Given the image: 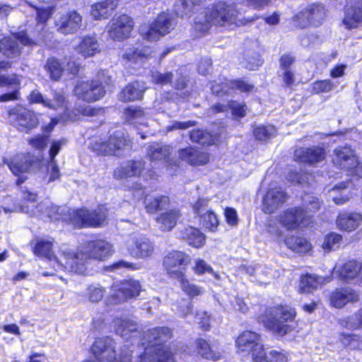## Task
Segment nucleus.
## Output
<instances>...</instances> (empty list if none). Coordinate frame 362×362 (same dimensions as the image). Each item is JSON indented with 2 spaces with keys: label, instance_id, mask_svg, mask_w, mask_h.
<instances>
[{
  "label": "nucleus",
  "instance_id": "obj_1",
  "mask_svg": "<svg viewBox=\"0 0 362 362\" xmlns=\"http://www.w3.org/2000/svg\"><path fill=\"white\" fill-rule=\"evenodd\" d=\"M112 247L111 243L103 239L87 241L76 252L64 251L60 263L68 272L85 274L91 260H106L112 255Z\"/></svg>",
  "mask_w": 362,
  "mask_h": 362
},
{
  "label": "nucleus",
  "instance_id": "obj_2",
  "mask_svg": "<svg viewBox=\"0 0 362 362\" xmlns=\"http://www.w3.org/2000/svg\"><path fill=\"white\" fill-rule=\"evenodd\" d=\"M245 23L235 4L221 1L208 8L204 16L197 18L194 28L198 36L208 32L212 25L233 29Z\"/></svg>",
  "mask_w": 362,
  "mask_h": 362
},
{
  "label": "nucleus",
  "instance_id": "obj_3",
  "mask_svg": "<svg viewBox=\"0 0 362 362\" xmlns=\"http://www.w3.org/2000/svg\"><path fill=\"white\" fill-rule=\"evenodd\" d=\"M172 337L168 327H156L148 330L144 339L148 344L145 352L140 356L139 362H174L170 349L162 343Z\"/></svg>",
  "mask_w": 362,
  "mask_h": 362
},
{
  "label": "nucleus",
  "instance_id": "obj_4",
  "mask_svg": "<svg viewBox=\"0 0 362 362\" xmlns=\"http://www.w3.org/2000/svg\"><path fill=\"white\" fill-rule=\"evenodd\" d=\"M20 189L21 197L28 202L27 205L22 204L20 206L21 211L30 216H37L40 212L51 220L62 219L63 221L70 222L69 214L70 209H67L66 207H58L48 202H41L35 205L37 194L32 191L27 185L21 186Z\"/></svg>",
  "mask_w": 362,
  "mask_h": 362
},
{
  "label": "nucleus",
  "instance_id": "obj_5",
  "mask_svg": "<svg viewBox=\"0 0 362 362\" xmlns=\"http://www.w3.org/2000/svg\"><path fill=\"white\" fill-rule=\"evenodd\" d=\"M111 77L107 71H99L95 80L77 83L74 90V94L89 103L96 101L105 95V86L109 85Z\"/></svg>",
  "mask_w": 362,
  "mask_h": 362
},
{
  "label": "nucleus",
  "instance_id": "obj_6",
  "mask_svg": "<svg viewBox=\"0 0 362 362\" xmlns=\"http://www.w3.org/2000/svg\"><path fill=\"white\" fill-rule=\"evenodd\" d=\"M176 24L177 18L173 13L162 12L151 23L141 25L139 33L145 40L156 41L161 36L170 33Z\"/></svg>",
  "mask_w": 362,
  "mask_h": 362
},
{
  "label": "nucleus",
  "instance_id": "obj_7",
  "mask_svg": "<svg viewBox=\"0 0 362 362\" xmlns=\"http://www.w3.org/2000/svg\"><path fill=\"white\" fill-rule=\"evenodd\" d=\"M91 351L99 362H131L132 355L127 346H124L119 356L115 351V343L109 338H98L95 340Z\"/></svg>",
  "mask_w": 362,
  "mask_h": 362
},
{
  "label": "nucleus",
  "instance_id": "obj_8",
  "mask_svg": "<svg viewBox=\"0 0 362 362\" xmlns=\"http://www.w3.org/2000/svg\"><path fill=\"white\" fill-rule=\"evenodd\" d=\"M14 37H4L0 41V52L4 56L9 59L18 58L21 53V47L17 40L25 46H32L45 41L42 34L30 33L28 35L25 31L16 33Z\"/></svg>",
  "mask_w": 362,
  "mask_h": 362
},
{
  "label": "nucleus",
  "instance_id": "obj_9",
  "mask_svg": "<svg viewBox=\"0 0 362 362\" xmlns=\"http://www.w3.org/2000/svg\"><path fill=\"white\" fill-rule=\"evenodd\" d=\"M296 316V312L287 306H279L264 320V326L276 335L284 336L292 330L288 324Z\"/></svg>",
  "mask_w": 362,
  "mask_h": 362
},
{
  "label": "nucleus",
  "instance_id": "obj_10",
  "mask_svg": "<svg viewBox=\"0 0 362 362\" xmlns=\"http://www.w3.org/2000/svg\"><path fill=\"white\" fill-rule=\"evenodd\" d=\"M70 223L76 228L98 227L106 220L107 209L99 206L94 211L74 209L69 211Z\"/></svg>",
  "mask_w": 362,
  "mask_h": 362
},
{
  "label": "nucleus",
  "instance_id": "obj_11",
  "mask_svg": "<svg viewBox=\"0 0 362 362\" xmlns=\"http://www.w3.org/2000/svg\"><path fill=\"white\" fill-rule=\"evenodd\" d=\"M141 286L136 280H128L112 286L113 293L109 297V304H118L139 296Z\"/></svg>",
  "mask_w": 362,
  "mask_h": 362
},
{
  "label": "nucleus",
  "instance_id": "obj_12",
  "mask_svg": "<svg viewBox=\"0 0 362 362\" xmlns=\"http://www.w3.org/2000/svg\"><path fill=\"white\" fill-rule=\"evenodd\" d=\"M127 247L131 256L136 259L151 257L154 252V243L143 235L131 236L127 242Z\"/></svg>",
  "mask_w": 362,
  "mask_h": 362
},
{
  "label": "nucleus",
  "instance_id": "obj_13",
  "mask_svg": "<svg viewBox=\"0 0 362 362\" xmlns=\"http://www.w3.org/2000/svg\"><path fill=\"white\" fill-rule=\"evenodd\" d=\"M189 262V255L182 251L173 250L164 257L163 264L168 274L179 278L183 276L185 267Z\"/></svg>",
  "mask_w": 362,
  "mask_h": 362
},
{
  "label": "nucleus",
  "instance_id": "obj_14",
  "mask_svg": "<svg viewBox=\"0 0 362 362\" xmlns=\"http://www.w3.org/2000/svg\"><path fill=\"white\" fill-rule=\"evenodd\" d=\"M326 16L325 7L322 4H313L296 16V24L304 28L308 25L318 26Z\"/></svg>",
  "mask_w": 362,
  "mask_h": 362
},
{
  "label": "nucleus",
  "instance_id": "obj_15",
  "mask_svg": "<svg viewBox=\"0 0 362 362\" xmlns=\"http://www.w3.org/2000/svg\"><path fill=\"white\" fill-rule=\"evenodd\" d=\"M8 119L10 122L21 132H28L38 124L36 115L33 112L23 108L11 110Z\"/></svg>",
  "mask_w": 362,
  "mask_h": 362
},
{
  "label": "nucleus",
  "instance_id": "obj_16",
  "mask_svg": "<svg viewBox=\"0 0 362 362\" xmlns=\"http://www.w3.org/2000/svg\"><path fill=\"white\" fill-rule=\"evenodd\" d=\"M133 21L127 15L115 16L110 23L108 33L111 38L122 40L129 36L133 29Z\"/></svg>",
  "mask_w": 362,
  "mask_h": 362
},
{
  "label": "nucleus",
  "instance_id": "obj_17",
  "mask_svg": "<svg viewBox=\"0 0 362 362\" xmlns=\"http://www.w3.org/2000/svg\"><path fill=\"white\" fill-rule=\"evenodd\" d=\"M57 30L64 35L74 34L83 25V17L76 11L61 15L55 21Z\"/></svg>",
  "mask_w": 362,
  "mask_h": 362
},
{
  "label": "nucleus",
  "instance_id": "obj_18",
  "mask_svg": "<svg viewBox=\"0 0 362 362\" xmlns=\"http://www.w3.org/2000/svg\"><path fill=\"white\" fill-rule=\"evenodd\" d=\"M326 158V151L323 147L313 146L308 148L301 147L294 152L296 160L315 165L323 162Z\"/></svg>",
  "mask_w": 362,
  "mask_h": 362
},
{
  "label": "nucleus",
  "instance_id": "obj_19",
  "mask_svg": "<svg viewBox=\"0 0 362 362\" xmlns=\"http://www.w3.org/2000/svg\"><path fill=\"white\" fill-rule=\"evenodd\" d=\"M288 200L287 194L281 189L268 190L262 199V209L264 213L272 214L276 212Z\"/></svg>",
  "mask_w": 362,
  "mask_h": 362
},
{
  "label": "nucleus",
  "instance_id": "obj_20",
  "mask_svg": "<svg viewBox=\"0 0 362 362\" xmlns=\"http://www.w3.org/2000/svg\"><path fill=\"white\" fill-rule=\"evenodd\" d=\"M307 217V211L302 207H293L284 211L279 216V223L288 230L297 228Z\"/></svg>",
  "mask_w": 362,
  "mask_h": 362
},
{
  "label": "nucleus",
  "instance_id": "obj_21",
  "mask_svg": "<svg viewBox=\"0 0 362 362\" xmlns=\"http://www.w3.org/2000/svg\"><path fill=\"white\" fill-rule=\"evenodd\" d=\"M330 303L337 308H341L348 303H355L359 300L358 293L350 287L337 288L329 297Z\"/></svg>",
  "mask_w": 362,
  "mask_h": 362
},
{
  "label": "nucleus",
  "instance_id": "obj_22",
  "mask_svg": "<svg viewBox=\"0 0 362 362\" xmlns=\"http://www.w3.org/2000/svg\"><path fill=\"white\" fill-rule=\"evenodd\" d=\"M144 167L145 162L142 160H127L115 170L114 176L119 180L139 177L144 170Z\"/></svg>",
  "mask_w": 362,
  "mask_h": 362
},
{
  "label": "nucleus",
  "instance_id": "obj_23",
  "mask_svg": "<svg viewBox=\"0 0 362 362\" xmlns=\"http://www.w3.org/2000/svg\"><path fill=\"white\" fill-rule=\"evenodd\" d=\"M334 163L341 169L358 168V163L352 149L349 146L338 147L334 150Z\"/></svg>",
  "mask_w": 362,
  "mask_h": 362
},
{
  "label": "nucleus",
  "instance_id": "obj_24",
  "mask_svg": "<svg viewBox=\"0 0 362 362\" xmlns=\"http://www.w3.org/2000/svg\"><path fill=\"white\" fill-rule=\"evenodd\" d=\"M147 86L144 81H136L126 86L119 94L122 102H131L141 100Z\"/></svg>",
  "mask_w": 362,
  "mask_h": 362
},
{
  "label": "nucleus",
  "instance_id": "obj_25",
  "mask_svg": "<svg viewBox=\"0 0 362 362\" xmlns=\"http://www.w3.org/2000/svg\"><path fill=\"white\" fill-rule=\"evenodd\" d=\"M362 21V0H351L345 8L343 23L348 28H352Z\"/></svg>",
  "mask_w": 362,
  "mask_h": 362
},
{
  "label": "nucleus",
  "instance_id": "obj_26",
  "mask_svg": "<svg viewBox=\"0 0 362 362\" xmlns=\"http://www.w3.org/2000/svg\"><path fill=\"white\" fill-rule=\"evenodd\" d=\"M362 21V0H351L345 8L343 23L348 28H352Z\"/></svg>",
  "mask_w": 362,
  "mask_h": 362
},
{
  "label": "nucleus",
  "instance_id": "obj_27",
  "mask_svg": "<svg viewBox=\"0 0 362 362\" xmlns=\"http://www.w3.org/2000/svg\"><path fill=\"white\" fill-rule=\"evenodd\" d=\"M259 335L255 332L246 331L243 332L236 339L238 351L240 352H254L260 349Z\"/></svg>",
  "mask_w": 362,
  "mask_h": 362
},
{
  "label": "nucleus",
  "instance_id": "obj_28",
  "mask_svg": "<svg viewBox=\"0 0 362 362\" xmlns=\"http://www.w3.org/2000/svg\"><path fill=\"white\" fill-rule=\"evenodd\" d=\"M178 156L182 160L192 165H205L209 162V155L206 152L190 146L179 150Z\"/></svg>",
  "mask_w": 362,
  "mask_h": 362
},
{
  "label": "nucleus",
  "instance_id": "obj_29",
  "mask_svg": "<svg viewBox=\"0 0 362 362\" xmlns=\"http://www.w3.org/2000/svg\"><path fill=\"white\" fill-rule=\"evenodd\" d=\"M362 223V215L358 213L339 214L337 219V227L342 230L351 232L356 230Z\"/></svg>",
  "mask_w": 362,
  "mask_h": 362
},
{
  "label": "nucleus",
  "instance_id": "obj_30",
  "mask_svg": "<svg viewBox=\"0 0 362 362\" xmlns=\"http://www.w3.org/2000/svg\"><path fill=\"white\" fill-rule=\"evenodd\" d=\"M118 5V0H105L91 6V15L95 20L107 18Z\"/></svg>",
  "mask_w": 362,
  "mask_h": 362
},
{
  "label": "nucleus",
  "instance_id": "obj_31",
  "mask_svg": "<svg viewBox=\"0 0 362 362\" xmlns=\"http://www.w3.org/2000/svg\"><path fill=\"white\" fill-rule=\"evenodd\" d=\"M180 236L189 245L199 248L204 245L205 236L200 230L193 227H184L180 230Z\"/></svg>",
  "mask_w": 362,
  "mask_h": 362
},
{
  "label": "nucleus",
  "instance_id": "obj_32",
  "mask_svg": "<svg viewBox=\"0 0 362 362\" xmlns=\"http://www.w3.org/2000/svg\"><path fill=\"white\" fill-rule=\"evenodd\" d=\"M76 49L86 58L92 57L100 51V43L95 37L87 35L82 38Z\"/></svg>",
  "mask_w": 362,
  "mask_h": 362
},
{
  "label": "nucleus",
  "instance_id": "obj_33",
  "mask_svg": "<svg viewBox=\"0 0 362 362\" xmlns=\"http://www.w3.org/2000/svg\"><path fill=\"white\" fill-rule=\"evenodd\" d=\"M179 217L180 213L178 210L170 209L160 214L156 220L161 230L170 231L175 226Z\"/></svg>",
  "mask_w": 362,
  "mask_h": 362
},
{
  "label": "nucleus",
  "instance_id": "obj_34",
  "mask_svg": "<svg viewBox=\"0 0 362 362\" xmlns=\"http://www.w3.org/2000/svg\"><path fill=\"white\" fill-rule=\"evenodd\" d=\"M195 345L197 354L202 358L213 361H216L221 359V354L219 351L214 350L206 339L202 338L197 339L195 341Z\"/></svg>",
  "mask_w": 362,
  "mask_h": 362
},
{
  "label": "nucleus",
  "instance_id": "obj_35",
  "mask_svg": "<svg viewBox=\"0 0 362 362\" xmlns=\"http://www.w3.org/2000/svg\"><path fill=\"white\" fill-rule=\"evenodd\" d=\"M8 165L16 175L26 173L31 166L30 156L25 154H17L8 163Z\"/></svg>",
  "mask_w": 362,
  "mask_h": 362
},
{
  "label": "nucleus",
  "instance_id": "obj_36",
  "mask_svg": "<svg viewBox=\"0 0 362 362\" xmlns=\"http://www.w3.org/2000/svg\"><path fill=\"white\" fill-rule=\"evenodd\" d=\"M362 265L355 260H349L338 269L339 276L344 281H349L360 276Z\"/></svg>",
  "mask_w": 362,
  "mask_h": 362
},
{
  "label": "nucleus",
  "instance_id": "obj_37",
  "mask_svg": "<svg viewBox=\"0 0 362 362\" xmlns=\"http://www.w3.org/2000/svg\"><path fill=\"white\" fill-rule=\"evenodd\" d=\"M33 252L37 256L43 257L49 260L53 259V260L57 263L58 267L64 268L60 263L61 260H57V257L53 254L52 243L51 241L44 240H38L33 247ZM62 255H62L61 258H62Z\"/></svg>",
  "mask_w": 362,
  "mask_h": 362
},
{
  "label": "nucleus",
  "instance_id": "obj_38",
  "mask_svg": "<svg viewBox=\"0 0 362 362\" xmlns=\"http://www.w3.org/2000/svg\"><path fill=\"white\" fill-rule=\"evenodd\" d=\"M324 279L313 274H306L301 276L298 291L300 293H308L315 290Z\"/></svg>",
  "mask_w": 362,
  "mask_h": 362
},
{
  "label": "nucleus",
  "instance_id": "obj_39",
  "mask_svg": "<svg viewBox=\"0 0 362 362\" xmlns=\"http://www.w3.org/2000/svg\"><path fill=\"white\" fill-rule=\"evenodd\" d=\"M144 203L147 212L153 214L165 209L170 204V199L164 195L149 197L145 199Z\"/></svg>",
  "mask_w": 362,
  "mask_h": 362
},
{
  "label": "nucleus",
  "instance_id": "obj_40",
  "mask_svg": "<svg viewBox=\"0 0 362 362\" xmlns=\"http://www.w3.org/2000/svg\"><path fill=\"white\" fill-rule=\"evenodd\" d=\"M107 141L111 155H119L120 151L128 145V140L122 132H115L110 136Z\"/></svg>",
  "mask_w": 362,
  "mask_h": 362
},
{
  "label": "nucleus",
  "instance_id": "obj_41",
  "mask_svg": "<svg viewBox=\"0 0 362 362\" xmlns=\"http://www.w3.org/2000/svg\"><path fill=\"white\" fill-rule=\"evenodd\" d=\"M204 0H177L175 5V12L177 16L184 17L189 15L197 6Z\"/></svg>",
  "mask_w": 362,
  "mask_h": 362
},
{
  "label": "nucleus",
  "instance_id": "obj_42",
  "mask_svg": "<svg viewBox=\"0 0 362 362\" xmlns=\"http://www.w3.org/2000/svg\"><path fill=\"white\" fill-rule=\"evenodd\" d=\"M116 332L122 337H127L129 332L137 329V325L127 317H117L114 320Z\"/></svg>",
  "mask_w": 362,
  "mask_h": 362
},
{
  "label": "nucleus",
  "instance_id": "obj_43",
  "mask_svg": "<svg viewBox=\"0 0 362 362\" xmlns=\"http://www.w3.org/2000/svg\"><path fill=\"white\" fill-rule=\"evenodd\" d=\"M151 52L148 48L139 49L138 48L129 47L125 50L122 57L128 62L142 63L148 58Z\"/></svg>",
  "mask_w": 362,
  "mask_h": 362
},
{
  "label": "nucleus",
  "instance_id": "obj_44",
  "mask_svg": "<svg viewBox=\"0 0 362 362\" xmlns=\"http://www.w3.org/2000/svg\"><path fill=\"white\" fill-rule=\"evenodd\" d=\"M285 244L290 250L298 253L307 252L310 249V244L302 237H288L285 240Z\"/></svg>",
  "mask_w": 362,
  "mask_h": 362
},
{
  "label": "nucleus",
  "instance_id": "obj_45",
  "mask_svg": "<svg viewBox=\"0 0 362 362\" xmlns=\"http://www.w3.org/2000/svg\"><path fill=\"white\" fill-rule=\"evenodd\" d=\"M171 153V149L168 146L153 144L149 146L148 156L151 160H167Z\"/></svg>",
  "mask_w": 362,
  "mask_h": 362
},
{
  "label": "nucleus",
  "instance_id": "obj_46",
  "mask_svg": "<svg viewBox=\"0 0 362 362\" xmlns=\"http://www.w3.org/2000/svg\"><path fill=\"white\" fill-rule=\"evenodd\" d=\"M45 69L49 74L50 78L54 81L59 80L64 71L60 62L54 57L47 59Z\"/></svg>",
  "mask_w": 362,
  "mask_h": 362
},
{
  "label": "nucleus",
  "instance_id": "obj_47",
  "mask_svg": "<svg viewBox=\"0 0 362 362\" xmlns=\"http://www.w3.org/2000/svg\"><path fill=\"white\" fill-rule=\"evenodd\" d=\"M105 290L98 284H92L87 286L85 296L91 303H98L105 294Z\"/></svg>",
  "mask_w": 362,
  "mask_h": 362
},
{
  "label": "nucleus",
  "instance_id": "obj_48",
  "mask_svg": "<svg viewBox=\"0 0 362 362\" xmlns=\"http://www.w3.org/2000/svg\"><path fill=\"white\" fill-rule=\"evenodd\" d=\"M276 134V129L273 125H260L254 129L253 134L259 141H267L272 139Z\"/></svg>",
  "mask_w": 362,
  "mask_h": 362
},
{
  "label": "nucleus",
  "instance_id": "obj_49",
  "mask_svg": "<svg viewBox=\"0 0 362 362\" xmlns=\"http://www.w3.org/2000/svg\"><path fill=\"white\" fill-rule=\"evenodd\" d=\"M52 95V99H47L46 107L57 110L66 107V100L63 93L53 91Z\"/></svg>",
  "mask_w": 362,
  "mask_h": 362
},
{
  "label": "nucleus",
  "instance_id": "obj_50",
  "mask_svg": "<svg viewBox=\"0 0 362 362\" xmlns=\"http://www.w3.org/2000/svg\"><path fill=\"white\" fill-rule=\"evenodd\" d=\"M199 218L203 227L210 231H214L218 228V221L216 215L212 211H207L204 214H202Z\"/></svg>",
  "mask_w": 362,
  "mask_h": 362
},
{
  "label": "nucleus",
  "instance_id": "obj_51",
  "mask_svg": "<svg viewBox=\"0 0 362 362\" xmlns=\"http://www.w3.org/2000/svg\"><path fill=\"white\" fill-rule=\"evenodd\" d=\"M124 116L129 123H139L144 118L145 112L141 107H132L125 110Z\"/></svg>",
  "mask_w": 362,
  "mask_h": 362
},
{
  "label": "nucleus",
  "instance_id": "obj_52",
  "mask_svg": "<svg viewBox=\"0 0 362 362\" xmlns=\"http://www.w3.org/2000/svg\"><path fill=\"white\" fill-rule=\"evenodd\" d=\"M336 86L330 80L317 81L310 85V91L315 94L327 93L334 89Z\"/></svg>",
  "mask_w": 362,
  "mask_h": 362
},
{
  "label": "nucleus",
  "instance_id": "obj_53",
  "mask_svg": "<svg viewBox=\"0 0 362 362\" xmlns=\"http://www.w3.org/2000/svg\"><path fill=\"white\" fill-rule=\"evenodd\" d=\"M342 236L336 233H330L325 238L322 248L326 250H335L339 247Z\"/></svg>",
  "mask_w": 362,
  "mask_h": 362
},
{
  "label": "nucleus",
  "instance_id": "obj_54",
  "mask_svg": "<svg viewBox=\"0 0 362 362\" xmlns=\"http://www.w3.org/2000/svg\"><path fill=\"white\" fill-rule=\"evenodd\" d=\"M211 90L213 94L219 97L229 95L231 93L230 81L225 79L224 81H221L220 83L215 81L212 84Z\"/></svg>",
  "mask_w": 362,
  "mask_h": 362
},
{
  "label": "nucleus",
  "instance_id": "obj_55",
  "mask_svg": "<svg viewBox=\"0 0 362 362\" xmlns=\"http://www.w3.org/2000/svg\"><path fill=\"white\" fill-rule=\"evenodd\" d=\"M91 148L98 155H111L107 141H103L100 139H93L91 143Z\"/></svg>",
  "mask_w": 362,
  "mask_h": 362
},
{
  "label": "nucleus",
  "instance_id": "obj_56",
  "mask_svg": "<svg viewBox=\"0 0 362 362\" xmlns=\"http://www.w3.org/2000/svg\"><path fill=\"white\" fill-rule=\"evenodd\" d=\"M228 107L231 111L232 115L237 117H245L247 110V106L245 104L233 100H230L228 103Z\"/></svg>",
  "mask_w": 362,
  "mask_h": 362
},
{
  "label": "nucleus",
  "instance_id": "obj_57",
  "mask_svg": "<svg viewBox=\"0 0 362 362\" xmlns=\"http://www.w3.org/2000/svg\"><path fill=\"white\" fill-rule=\"evenodd\" d=\"M182 289L189 296L192 297L197 296L202 293V288L194 284L190 283L187 279L181 280Z\"/></svg>",
  "mask_w": 362,
  "mask_h": 362
},
{
  "label": "nucleus",
  "instance_id": "obj_58",
  "mask_svg": "<svg viewBox=\"0 0 362 362\" xmlns=\"http://www.w3.org/2000/svg\"><path fill=\"white\" fill-rule=\"evenodd\" d=\"M344 322L349 329H356L362 326V308L356 313L347 317Z\"/></svg>",
  "mask_w": 362,
  "mask_h": 362
},
{
  "label": "nucleus",
  "instance_id": "obj_59",
  "mask_svg": "<svg viewBox=\"0 0 362 362\" xmlns=\"http://www.w3.org/2000/svg\"><path fill=\"white\" fill-rule=\"evenodd\" d=\"M173 74L171 72H156L152 75L153 81L161 86L166 85L172 82Z\"/></svg>",
  "mask_w": 362,
  "mask_h": 362
},
{
  "label": "nucleus",
  "instance_id": "obj_60",
  "mask_svg": "<svg viewBox=\"0 0 362 362\" xmlns=\"http://www.w3.org/2000/svg\"><path fill=\"white\" fill-rule=\"evenodd\" d=\"M231 92L238 90L242 93H249L252 90L254 86L244 80L230 81Z\"/></svg>",
  "mask_w": 362,
  "mask_h": 362
},
{
  "label": "nucleus",
  "instance_id": "obj_61",
  "mask_svg": "<svg viewBox=\"0 0 362 362\" xmlns=\"http://www.w3.org/2000/svg\"><path fill=\"white\" fill-rule=\"evenodd\" d=\"M304 206L307 210L315 212L320 209L321 203L317 197L307 195L303 198Z\"/></svg>",
  "mask_w": 362,
  "mask_h": 362
},
{
  "label": "nucleus",
  "instance_id": "obj_62",
  "mask_svg": "<svg viewBox=\"0 0 362 362\" xmlns=\"http://www.w3.org/2000/svg\"><path fill=\"white\" fill-rule=\"evenodd\" d=\"M209 199H199L193 206L194 211L199 216H201L202 214H204L207 211H211V207L209 206Z\"/></svg>",
  "mask_w": 362,
  "mask_h": 362
},
{
  "label": "nucleus",
  "instance_id": "obj_63",
  "mask_svg": "<svg viewBox=\"0 0 362 362\" xmlns=\"http://www.w3.org/2000/svg\"><path fill=\"white\" fill-rule=\"evenodd\" d=\"M245 62H243L244 66L250 70H254L262 64V60L257 54L252 56L247 55L245 58Z\"/></svg>",
  "mask_w": 362,
  "mask_h": 362
},
{
  "label": "nucleus",
  "instance_id": "obj_64",
  "mask_svg": "<svg viewBox=\"0 0 362 362\" xmlns=\"http://www.w3.org/2000/svg\"><path fill=\"white\" fill-rule=\"evenodd\" d=\"M252 356L253 358V362H269V351L267 352L262 347L260 346V349L255 350V351L252 353Z\"/></svg>",
  "mask_w": 362,
  "mask_h": 362
}]
</instances>
